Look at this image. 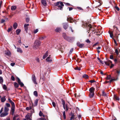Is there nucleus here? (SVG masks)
I'll list each match as a JSON object with an SVG mask.
<instances>
[{
    "label": "nucleus",
    "instance_id": "34",
    "mask_svg": "<svg viewBox=\"0 0 120 120\" xmlns=\"http://www.w3.org/2000/svg\"><path fill=\"white\" fill-rule=\"evenodd\" d=\"M30 116L28 114L27 115L25 116L26 118L27 119V120L30 118Z\"/></svg>",
    "mask_w": 120,
    "mask_h": 120
},
{
    "label": "nucleus",
    "instance_id": "14",
    "mask_svg": "<svg viewBox=\"0 0 120 120\" xmlns=\"http://www.w3.org/2000/svg\"><path fill=\"white\" fill-rule=\"evenodd\" d=\"M48 55V51H47L45 53L44 55L43 56V58L45 59V58Z\"/></svg>",
    "mask_w": 120,
    "mask_h": 120
},
{
    "label": "nucleus",
    "instance_id": "63",
    "mask_svg": "<svg viewBox=\"0 0 120 120\" xmlns=\"http://www.w3.org/2000/svg\"><path fill=\"white\" fill-rule=\"evenodd\" d=\"M15 63H11V65L12 66H13L15 65Z\"/></svg>",
    "mask_w": 120,
    "mask_h": 120
},
{
    "label": "nucleus",
    "instance_id": "25",
    "mask_svg": "<svg viewBox=\"0 0 120 120\" xmlns=\"http://www.w3.org/2000/svg\"><path fill=\"white\" fill-rule=\"evenodd\" d=\"M18 116L16 115L14 116L13 120H17V119H19L18 117Z\"/></svg>",
    "mask_w": 120,
    "mask_h": 120
},
{
    "label": "nucleus",
    "instance_id": "1",
    "mask_svg": "<svg viewBox=\"0 0 120 120\" xmlns=\"http://www.w3.org/2000/svg\"><path fill=\"white\" fill-rule=\"evenodd\" d=\"M9 109L7 107H5L4 111L2 112L3 110V108L2 107L0 111V116L4 117L7 116L8 114Z\"/></svg>",
    "mask_w": 120,
    "mask_h": 120
},
{
    "label": "nucleus",
    "instance_id": "17",
    "mask_svg": "<svg viewBox=\"0 0 120 120\" xmlns=\"http://www.w3.org/2000/svg\"><path fill=\"white\" fill-rule=\"evenodd\" d=\"M67 20L68 21H69L71 23H73V22L74 21L73 19L71 18H68Z\"/></svg>",
    "mask_w": 120,
    "mask_h": 120
},
{
    "label": "nucleus",
    "instance_id": "62",
    "mask_svg": "<svg viewBox=\"0 0 120 120\" xmlns=\"http://www.w3.org/2000/svg\"><path fill=\"white\" fill-rule=\"evenodd\" d=\"M5 21V20L4 19H2L1 20V23H2L4 22Z\"/></svg>",
    "mask_w": 120,
    "mask_h": 120
},
{
    "label": "nucleus",
    "instance_id": "8",
    "mask_svg": "<svg viewBox=\"0 0 120 120\" xmlns=\"http://www.w3.org/2000/svg\"><path fill=\"white\" fill-rule=\"evenodd\" d=\"M77 46L80 48H82L84 45V44L83 43L80 44L79 42H77Z\"/></svg>",
    "mask_w": 120,
    "mask_h": 120
},
{
    "label": "nucleus",
    "instance_id": "50",
    "mask_svg": "<svg viewBox=\"0 0 120 120\" xmlns=\"http://www.w3.org/2000/svg\"><path fill=\"white\" fill-rule=\"evenodd\" d=\"M75 70H81V68L80 67L79 68L78 67L76 68L75 69Z\"/></svg>",
    "mask_w": 120,
    "mask_h": 120
},
{
    "label": "nucleus",
    "instance_id": "15",
    "mask_svg": "<svg viewBox=\"0 0 120 120\" xmlns=\"http://www.w3.org/2000/svg\"><path fill=\"white\" fill-rule=\"evenodd\" d=\"M41 3L44 6H45L47 5L46 0H41Z\"/></svg>",
    "mask_w": 120,
    "mask_h": 120
},
{
    "label": "nucleus",
    "instance_id": "31",
    "mask_svg": "<svg viewBox=\"0 0 120 120\" xmlns=\"http://www.w3.org/2000/svg\"><path fill=\"white\" fill-rule=\"evenodd\" d=\"M46 38V37L45 36L44 37H41L39 38V39L40 40H42L45 38Z\"/></svg>",
    "mask_w": 120,
    "mask_h": 120
},
{
    "label": "nucleus",
    "instance_id": "2",
    "mask_svg": "<svg viewBox=\"0 0 120 120\" xmlns=\"http://www.w3.org/2000/svg\"><path fill=\"white\" fill-rule=\"evenodd\" d=\"M55 4L56 6L58 7V9H60L61 10H62L63 7L64 6L62 2L60 1L57 2L56 3H55Z\"/></svg>",
    "mask_w": 120,
    "mask_h": 120
},
{
    "label": "nucleus",
    "instance_id": "11",
    "mask_svg": "<svg viewBox=\"0 0 120 120\" xmlns=\"http://www.w3.org/2000/svg\"><path fill=\"white\" fill-rule=\"evenodd\" d=\"M104 63L106 65L109 66L110 65V64L112 63V62L111 60H109L108 61L104 62Z\"/></svg>",
    "mask_w": 120,
    "mask_h": 120
},
{
    "label": "nucleus",
    "instance_id": "49",
    "mask_svg": "<svg viewBox=\"0 0 120 120\" xmlns=\"http://www.w3.org/2000/svg\"><path fill=\"white\" fill-rule=\"evenodd\" d=\"M116 72L118 74V75H119L120 74V70H117Z\"/></svg>",
    "mask_w": 120,
    "mask_h": 120
},
{
    "label": "nucleus",
    "instance_id": "38",
    "mask_svg": "<svg viewBox=\"0 0 120 120\" xmlns=\"http://www.w3.org/2000/svg\"><path fill=\"white\" fill-rule=\"evenodd\" d=\"M111 78V75L107 76V79L108 80Z\"/></svg>",
    "mask_w": 120,
    "mask_h": 120
},
{
    "label": "nucleus",
    "instance_id": "22",
    "mask_svg": "<svg viewBox=\"0 0 120 120\" xmlns=\"http://www.w3.org/2000/svg\"><path fill=\"white\" fill-rule=\"evenodd\" d=\"M18 24L17 23L15 22L14 23L13 25V27L14 29H15L17 27Z\"/></svg>",
    "mask_w": 120,
    "mask_h": 120
},
{
    "label": "nucleus",
    "instance_id": "23",
    "mask_svg": "<svg viewBox=\"0 0 120 120\" xmlns=\"http://www.w3.org/2000/svg\"><path fill=\"white\" fill-rule=\"evenodd\" d=\"M8 100L9 102L11 104L12 106L15 105L14 102L10 98L8 99Z\"/></svg>",
    "mask_w": 120,
    "mask_h": 120
},
{
    "label": "nucleus",
    "instance_id": "37",
    "mask_svg": "<svg viewBox=\"0 0 120 120\" xmlns=\"http://www.w3.org/2000/svg\"><path fill=\"white\" fill-rule=\"evenodd\" d=\"M32 107L30 106L29 107H27L26 108V109L27 110H29L32 109Z\"/></svg>",
    "mask_w": 120,
    "mask_h": 120
},
{
    "label": "nucleus",
    "instance_id": "4",
    "mask_svg": "<svg viewBox=\"0 0 120 120\" xmlns=\"http://www.w3.org/2000/svg\"><path fill=\"white\" fill-rule=\"evenodd\" d=\"M75 37H69L66 40L70 42H72L74 41Z\"/></svg>",
    "mask_w": 120,
    "mask_h": 120
},
{
    "label": "nucleus",
    "instance_id": "60",
    "mask_svg": "<svg viewBox=\"0 0 120 120\" xmlns=\"http://www.w3.org/2000/svg\"><path fill=\"white\" fill-rule=\"evenodd\" d=\"M64 4H66L68 6H70L71 5V4H70L68 3H65Z\"/></svg>",
    "mask_w": 120,
    "mask_h": 120
},
{
    "label": "nucleus",
    "instance_id": "6",
    "mask_svg": "<svg viewBox=\"0 0 120 120\" xmlns=\"http://www.w3.org/2000/svg\"><path fill=\"white\" fill-rule=\"evenodd\" d=\"M50 55H49L47 58L46 59V60L47 62H51L52 61V59L50 57Z\"/></svg>",
    "mask_w": 120,
    "mask_h": 120
},
{
    "label": "nucleus",
    "instance_id": "42",
    "mask_svg": "<svg viewBox=\"0 0 120 120\" xmlns=\"http://www.w3.org/2000/svg\"><path fill=\"white\" fill-rule=\"evenodd\" d=\"M12 27H11V28H9L8 30H7V31L8 32H9L10 31L12 30Z\"/></svg>",
    "mask_w": 120,
    "mask_h": 120
},
{
    "label": "nucleus",
    "instance_id": "13",
    "mask_svg": "<svg viewBox=\"0 0 120 120\" xmlns=\"http://www.w3.org/2000/svg\"><path fill=\"white\" fill-rule=\"evenodd\" d=\"M114 99L116 100L119 101L120 100V98L118 97L116 95H114Z\"/></svg>",
    "mask_w": 120,
    "mask_h": 120
},
{
    "label": "nucleus",
    "instance_id": "28",
    "mask_svg": "<svg viewBox=\"0 0 120 120\" xmlns=\"http://www.w3.org/2000/svg\"><path fill=\"white\" fill-rule=\"evenodd\" d=\"M3 82V79L2 77L0 76V83L2 84Z\"/></svg>",
    "mask_w": 120,
    "mask_h": 120
},
{
    "label": "nucleus",
    "instance_id": "53",
    "mask_svg": "<svg viewBox=\"0 0 120 120\" xmlns=\"http://www.w3.org/2000/svg\"><path fill=\"white\" fill-rule=\"evenodd\" d=\"M17 82H18V84L20 82H21V81L20 80V79H19V78H17Z\"/></svg>",
    "mask_w": 120,
    "mask_h": 120
},
{
    "label": "nucleus",
    "instance_id": "30",
    "mask_svg": "<svg viewBox=\"0 0 120 120\" xmlns=\"http://www.w3.org/2000/svg\"><path fill=\"white\" fill-rule=\"evenodd\" d=\"M14 86L15 87L17 88L19 86L18 84L16 82H15L14 83Z\"/></svg>",
    "mask_w": 120,
    "mask_h": 120
},
{
    "label": "nucleus",
    "instance_id": "16",
    "mask_svg": "<svg viewBox=\"0 0 120 120\" xmlns=\"http://www.w3.org/2000/svg\"><path fill=\"white\" fill-rule=\"evenodd\" d=\"M29 25V24H25L24 25V27L25 30L26 31H27V30L28 29V26Z\"/></svg>",
    "mask_w": 120,
    "mask_h": 120
},
{
    "label": "nucleus",
    "instance_id": "35",
    "mask_svg": "<svg viewBox=\"0 0 120 120\" xmlns=\"http://www.w3.org/2000/svg\"><path fill=\"white\" fill-rule=\"evenodd\" d=\"M61 30L60 28H56L55 30V31L57 32H59Z\"/></svg>",
    "mask_w": 120,
    "mask_h": 120
},
{
    "label": "nucleus",
    "instance_id": "45",
    "mask_svg": "<svg viewBox=\"0 0 120 120\" xmlns=\"http://www.w3.org/2000/svg\"><path fill=\"white\" fill-rule=\"evenodd\" d=\"M109 33L110 34V37L112 38L113 36V35L112 33V32H109Z\"/></svg>",
    "mask_w": 120,
    "mask_h": 120
},
{
    "label": "nucleus",
    "instance_id": "12",
    "mask_svg": "<svg viewBox=\"0 0 120 120\" xmlns=\"http://www.w3.org/2000/svg\"><path fill=\"white\" fill-rule=\"evenodd\" d=\"M94 87H92L90 89L89 91L90 93H94Z\"/></svg>",
    "mask_w": 120,
    "mask_h": 120
},
{
    "label": "nucleus",
    "instance_id": "47",
    "mask_svg": "<svg viewBox=\"0 0 120 120\" xmlns=\"http://www.w3.org/2000/svg\"><path fill=\"white\" fill-rule=\"evenodd\" d=\"M43 114V113H42L41 111H40L39 113V115L41 116H42Z\"/></svg>",
    "mask_w": 120,
    "mask_h": 120
},
{
    "label": "nucleus",
    "instance_id": "29",
    "mask_svg": "<svg viewBox=\"0 0 120 120\" xmlns=\"http://www.w3.org/2000/svg\"><path fill=\"white\" fill-rule=\"evenodd\" d=\"M21 30L19 29L16 30V32L17 35H18L21 31Z\"/></svg>",
    "mask_w": 120,
    "mask_h": 120
},
{
    "label": "nucleus",
    "instance_id": "54",
    "mask_svg": "<svg viewBox=\"0 0 120 120\" xmlns=\"http://www.w3.org/2000/svg\"><path fill=\"white\" fill-rule=\"evenodd\" d=\"M6 105L7 107H9L10 106V104L8 103H6Z\"/></svg>",
    "mask_w": 120,
    "mask_h": 120
},
{
    "label": "nucleus",
    "instance_id": "36",
    "mask_svg": "<svg viewBox=\"0 0 120 120\" xmlns=\"http://www.w3.org/2000/svg\"><path fill=\"white\" fill-rule=\"evenodd\" d=\"M102 95L104 96H106V94L105 93L104 91H103L102 92Z\"/></svg>",
    "mask_w": 120,
    "mask_h": 120
},
{
    "label": "nucleus",
    "instance_id": "52",
    "mask_svg": "<svg viewBox=\"0 0 120 120\" xmlns=\"http://www.w3.org/2000/svg\"><path fill=\"white\" fill-rule=\"evenodd\" d=\"M38 29H36V30H34V33H35V34L36 33H37L38 32Z\"/></svg>",
    "mask_w": 120,
    "mask_h": 120
},
{
    "label": "nucleus",
    "instance_id": "39",
    "mask_svg": "<svg viewBox=\"0 0 120 120\" xmlns=\"http://www.w3.org/2000/svg\"><path fill=\"white\" fill-rule=\"evenodd\" d=\"M31 110L30 112H31V114H32L34 112V110L33 108H32V109H31Z\"/></svg>",
    "mask_w": 120,
    "mask_h": 120
},
{
    "label": "nucleus",
    "instance_id": "10",
    "mask_svg": "<svg viewBox=\"0 0 120 120\" xmlns=\"http://www.w3.org/2000/svg\"><path fill=\"white\" fill-rule=\"evenodd\" d=\"M5 54L8 56H10L11 55V53L8 50L5 51Z\"/></svg>",
    "mask_w": 120,
    "mask_h": 120
},
{
    "label": "nucleus",
    "instance_id": "20",
    "mask_svg": "<svg viewBox=\"0 0 120 120\" xmlns=\"http://www.w3.org/2000/svg\"><path fill=\"white\" fill-rule=\"evenodd\" d=\"M15 106V105L12 106V107L11 108V111L13 114L14 113V112Z\"/></svg>",
    "mask_w": 120,
    "mask_h": 120
},
{
    "label": "nucleus",
    "instance_id": "27",
    "mask_svg": "<svg viewBox=\"0 0 120 120\" xmlns=\"http://www.w3.org/2000/svg\"><path fill=\"white\" fill-rule=\"evenodd\" d=\"M16 7L15 6H12L11 7V9L12 10H15L16 9Z\"/></svg>",
    "mask_w": 120,
    "mask_h": 120
},
{
    "label": "nucleus",
    "instance_id": "61",
    "mask_svg": "<svg viewBox=\"0 0 120 120\" xmlns=\"http://www.w3.org/2000/svg\"><path fill=\"white\" fill-rule=\"evenodd\" d=\"M30 19L29 18H27L26 19V21L27 22H28L29 21Z\"/></svg>",
    "mask_w": 120,
    "mask_h": 120
},
{
    "label": "nucleus",
    "instance_id": "33",
    "mask_svg": "<svg viewBox=\"0 0 120 120\" xmlns=\"http://www.w3.org/2000/svg\"><path fill=\"white\" fill-rule=\"evenodd\" d=\"M38 101V99H36L34 101V104L36 106H37V105Z\"/></svg>",
    "mask_w": 120,
    "mask_h": 120
},
{
    "label": "nucleus",
    "instance_id": "21",
    "mask_svg": "<svg viewBox=\"0 0 120 120\" xmlns=\"http://www.w3.org/2000/svg\"><path fill=\"white\" fill-rule=\"evenodd\" d=\"M17 51L19 53H22V51L21 49L20 48L18 47L17 48Z\"/></svg>",
    "mask_w": 120,
    "mask_h": 120
},
{
    "label": "nucleus",
    "instance_id": "26",
    "mask_svg": "<svg viewBox=\"0 0 120 120\" xmlns=\"http://www.w3.org/2000/svg\"><path fill=\"white\" fill-rule=\"evenodd\" d=\"M94 95V93H90V94L89 97L90 98H91L93 97Z\"/></svg>",
    "mask_w": 120,
    "mask_h": 120
},
{
    "label": "nucleus",
    "instance_id": "57",
    "mask_svg": "<svg viewBox=\"0 0 120 120\" xmlns=\"http://www.w3.org/2000/svg\"><path fill=\"white\" fill-rule=\"evenodd\" d=\"M86 42L88 43H90V41L89 39L86 40Z\"/></svg>",
    "mask_w": 120,
    "mask_h": 120
},
{
    "label": "nucleus",
    "instance_id": "58",
    "mask_svg": "<svg viewBox=\"0 0 120 120\" xmlns=\"http://www.w3.org/2000/svg\"><path fill=\"white\" fill-rule=\"evenodd\" d=\"M115 52L116 53V54L117 55H118V50L117 49H116L115 50Z\"/></svg>",
    "mask_w": 120,
    "mask_h": 120
},
{
    "label": "nucleus",
    "instance_id": "18",
    "mask_svg": "<svg viewBox=\"0 0 120 120\" xmlns=\"http://www.w3.org/2000/svg\"><path fill=\"white\" fill-rule=\"evenodd\" d=\"M63 37L64 38V39L65 40H66L68 38V37L67 36L66 34L65 33H63Z\"/></svg>",
    "mask_w": 120,
    "mask_h": 120
},
{
    "label": "nucleus",
    "instance_id": "48",
    "mask_svg": "<svg viewBox=\"0 0 120 120\" xmlns=\"http://www.w3.org/2000/svg\"><path fill=\"white\" fill-rule=\"evenodd\" d=\"M11 79L13 81H14L15 80V78L13 76H12L11 77Z\"/></svg>",
    "mask_w": 120,
    "mask_h": 120
},
{
    "label": "nucleus",
    "instance_id": "55",
    "mask_svg": "<svg viewBox=\"0 0 120 120\" xmlns=\"http://www.w3.org/2000/svg\"><path fill=\"white\" fill-rule=\"evenodd\" d=\"M73 48H72L71 49L69 52L70 54H71L72 52L73 51Z\"/></svg>",
    "mask_w": 120,
    "mask_h": 120
},
{
    "label": "nucleus",
    "instance_id": "56",
    "mask_svg": "<svg viewBox=\"0 0 120 120\" xmlns=\"http://www.w3.org/2000/svg\"><path fill=\"white\" fill-rule=\"evenodd\" d=\"M110 58L111 59H113V55H111L110 56Z\"/></svg>",
    "mask_w": 120,
    "mask_h": 120
},
{
    "label": "nucleus",
    "instance_id": "46",
    "mask_svg": "<svg viewBox=\"0 0 120 120\" xmlns=\"http://www.w3.org/2000/svg\"><path fill=\"white\" fill-rule=\"evenodd\" d=\"M75 116L73 114L72 116L71 117L70 120H71L72 119L74 118Z\"/></svg>",
    "mask_w": 120,
    "mask_h": 120
},
{
    "label": "nucleus",
    "instance_id": "7",
    "mask_svg": "<svg viewBox=\"0 0 120 120\" xmlns=\"http://www.w3.org/2000/svg\"><path fill=\"white\" fill-rule=\"evenodd\" d=\"M32 80L34 84H37V83L36 81V79L34 75H33Z\"/></svg>",
    "mask_w": 120,
    "mask_h": 120
},
{
    "label": "nucleus",
    "instance_id": "44",
    "mask_svg": "<svg viewBox=\"0 0 120 120\" xmlns=\"http://www.w3.org/2000/svg\"><path fill=\"white\" fill-rule=\"evenodd\" d=\"M62 104L63 105V106H64V105H65V103L64 101L63 100H62Z\"/></svg>",
    "mask_w": 120,
    "mask_h": 120
},
{
    "label": "nucleus",
    "instance_id": "9",
    "mask_svg": "<svg viewBox=\"0 0 120 120\" xmlns=\"http://www.w3.org/2000/svg\"><path fill=\"white\" fill-rule=\"evenodd\" d=\"M63 27L65 29H66L68 26V25L67 23H64L63 24Z\"/></svg>",
    "mask_w": 120,
    "mask_h": 120
},
{
    "label": "nucleus",
    "instance_id": "40",
    "mask_svg": "<svg viewBox=\"0 0 120 120\" xmlns=\"http://www.w3.org/2000/svg\"><path fill=\"white\" fill-rule=\"evenodd\" d=\"M63 115L64 119H66V115L65 114V112L64 111L63 112Z\"/></svg>",
    "mask_w": 120,
    "mask_h": 120
},
{
    "label": "nucleus",
    "instance_id": "5",
    "mask_svg": "<svg viewBox=\"0 0 120 120\" xmlns=\"http://www.w3.org/2000/svg\"><path fill=\"white\" fill-rule=\"evenodd\" d=\"M114 30H115L116 33H115V35H119L120 34L119 32L117 27L115 26H114L113 27Z\"/></svg>",
    "mask_w": 120,
    "mask_h": 120
},
{
    "label": "nucleus",
    "instance_id": "51",
    "mask_svg": "<svg viewBox=\"0 0 120 120\" xmlns=\"http://www.w3.org/2000/svg\"><path fill=\"white\" fill-rule=\"evenodd\" d=\"M52 105L54 107H55L56 106V103L55 102H52Z\"/></svg>",
    "mask_w": 120,
    "mask_h": 120
},
{
    "label": "nucleus",
    "instance_id": "32",
    "mask_svg": "<svg viewBox=\"0 0 120 120\" xmlns=\"http://www.w3.org/2000/svg\"><path fill=\"white\" fill-rule=\"evenodd\" d=\"M34 94L36 97L38 96V94L37 92L36 91H35L34 92Z\"/></svg>",
    "mask_w": 120,
    "mask_h": 120
},
{
    "label": "nucleus",
    "instance_id": "41",
    "mask_svg": "<svg viewBox=\"0 0 120 120\" xmlns=\"http://www.w3.org/2000/svg\"><path fill=\"white\" fill-rule=\"evenodd\" d=\"M3 88L4 89L6 90L7 89V87L5 85H4L3 86Z\"/></svg>",
    "mask_w": 120,
    "mask_h": 120
},
{
    "label": "nucleus",
    "instance_id": "43",
    "mask_svg": "<svg viewBox=\"0 0 120 120\" xmlns=\"http://www.w3.org/2000/svg\"><path fill=\"white\" fill-rule=\"evenodd\" d=\"M21 86V87L23 86L24 85L23 84L22 82H20L19 83V84Z\"/></svg>",
    "mask_w": 120,
    "mask_h": 120
},
{
    "label": "nucleus",
    "instance_id": "59",
    "mask_svg": "<svg viewBox=\"0 0 120 120\" xmlns=\"http://www.w3.org/2000/svg\"><path fill=\"white\" fill-rule=\"evenodd\" d=\"M115 8L118 11H119L120 10L119 8L118 7L116 6Z\"/></svg>",
    "mask_w": 120,
    "mask_h": 120
},
{
    "label": "nucleus",
    "instance_id": "3",
    "mask_svg": "<svg viewBox=\"0 0 120 120\" xmlns=\"http://www.w3.org/2000/svg\"><path fill=\"white\" fill-rule=\"evenodd\" d=\"M41 42L38 40H36L34 42L33 46V48L34 49H38L40 45Z\"/></svg>",
    "mask_w": 120,
    "mask_h": 120
},
{
    "label": "nucleus",
    "instance_id": "24",
    "mask_svg": "<svg viewBox=\"0 0 120 120\" xmlns=\"http://www.w3.org/2000/svg\"><path fill=\"white\" fill-rule=\"evenodd\" d=\"M83 78L85 79H87L88 78V76L86 74H84L82 76Z\"/></svg>",
    "mask_w": 120,
    "mask_h": 120
},
{
    "label": "nucleus",
    "instance_id": "19",
    "mask_svg": "<svg viewBox=\"0 0 120 120\" xmlns=\"http://www.w3.org/2000/svg\"><path fill=\"white\" fill-rule=\"evenodd\" d=\"M6 100V98H5V96H4L1 98V101L2 102H4Z\"/></svg>",
    "mask_w": 120,
    "mask_h": 120
},
{
    "label": "nucleus",
    "instance_id": "64",
    "mask_svg": "<svg viewBox=\"0 0 120 120\" xmlns=\"http://www.w3.org/2000/svg\"><path fill=\"white\" fill-rule=\"evenodd\" d=\"M43 118H38L37 119V120H43Z\"/></svg>",
    "mask_w": 120,
    "mask_h": 120
}]
</instances>
